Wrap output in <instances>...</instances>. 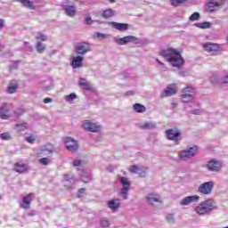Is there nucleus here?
<instances>
[{"instance_id":"a19ab883","label":"nucleus","mask_w":228,"mask_h":228,"mask_svg":"<svg viewBox=\"0 0 228 228\" xmlns=\"http://www.w3.org/2000/svg\"><path fill=\"white\" fill-rule=\"evenodd\" d=\"M200 19V13L199 12H194L192 13L190 18L189 20H191V22H193L195 20H199Z\"/></svg>"},{"instance_id":"dca6fc26","label":"nucleus","mask_w":228,"mask_h":228,"mask_svg":"<svg viewBox=\"0 0 228 228\" xmlns=\"http://www.w3.org/2000/svg\"><path fill=\"white\" fill-rule=\"evenodd\" d=\"M177 94V85L170 84L161 94V97H171V95H175Z\"/></svg>"},{"instance_id":"423d86ee","label":"nucleus","mask_w":228,"mask_h":228,"mask_svg":"<svg viewBox=\"0 0 228 228\" xmlns=\"http://www.w3.org/2000/svg\"><path fill=\"white\" fill-rule=\"evenodd\" d=\"M119 183L122 184L119 195H121L125 200H127V195L129 193V190H131V183L129 182V179L124 176L119 178Z\"/></svg>"},{"instance_id":"49530a36","label":"nucleus","mask_w":228,"mask_h":228,"mask_svg":"<svg viewBox=\"0 0 228 228\" xmlns=\"http://www.w3.org/2000/svg\"><path fill=\"white\" fill-rule=\"evenodd\" d=\"M20 115H24V109H17L14 111V116L15 117H20Z\"/></svg>"},{"instance_id":"680f3d73","label":"nucleus","mask_w":228,"mask_h":228,"mask_svg":"<svg viewBox=\"0 0 228 228\" xmlns=\"http://www.w3.org/2000/svg\"><path fill=\"white\" fill-rule=\"evenodd\" d=\"M24 45H29V43L24 42Z\"/></svg>"},{"instance_id":"cd10ccee","label":"nucleus","mask_w":228,"mask_h":228,"mask_svg":"<svg viewBox=\"0 0 228 228\" xmlns=\"http://www.w3.org/2000/svg\"><path fill=\"white\" fill-rule=\"evenodd\" d=\"M78 86L84 90H92V86L85 78H80L78 81Z\"/></svg>"},{"instance_id":"f257e3e1","label":"nucleus","mask_w":228,"mask_h":228,"mask_svg":"<svg viewBox=\"0 0 228 228\" xmlns=\"http://www.w3.org/2000/svg\"><path fill=\"white\" fill-rule=\"evenodd\" d=\"M160 54L164 60H166V61H168L171 67L181 69V67L184 65V59L181 55V52H179L177 49H166L163 50Z\"/></svg>"},{"instance_id":"5701e85b","label":"nucleus","mask_w":228,"mask_h":228,"mask_svg":"<svg viewBox=\"0 0 228 228\" xmlns=\"http://www.w3.org/2000/svg\"><path fill=\"white\" fill-rule=\"evenodd\" d=\"M110 26L111 28H113L114 29H117L118 31H127V29H129V24H126V23H118V22L112 21L110 22Z\"/></svg>"},{"instance_id":"9d476101","label":"nucleus","mask_w":228,"mask_h":228,"mask_svg":"<svg viewBox=\"0 0 228 228\" xmlns=\"http://www.w3.org/2000/svg\"><path fill=\"white\" fill-rule=\"evenodd\" d=\"M138 40H139L138 37L134 36H126L121 38H115L114 42H116L118 45H126V44H131V43L138 44Z\"/></svg>"},{"instance_id":"0e129e2a","label":"nucleus","mask_w":228,"mask_h":228,"mask_svg":"<svg viewBox=\"0 0 228 228\" xmlns=\"http://www.w3.org/2000/svg\"><path fill=\"white\" fill-rule=\"evenodd\" d=\"M180 74V76H184V75H183V73H179Z\"/></svg>"},{"instance_id":"72a5a7b5","label":"nucleus","mask_w":228,"mask_h":228,"mask_svg":"<svg viewBox=\"0 0 228 228\" xmlns=\"http://www.w3.org/2000/svg\"><path fill=\"white\" fill-rule=\"evenodd\" d=\"M134 111H136V113H145L147 109L145 108V106H143L140 103H135L134 105Z\"/></svg>"},{"instance_id":"7ed1b4c3","label":"nucleus","mask_w":228,"mask_h":228,"mask_svg":"<svg viewBox=\"0 0 228 228\" xmlns=\"http://www.w3.org/2000/svg\"><path fill=\"white\" fill-rule=\"evenodd\" d=\"M13 117V105L12 103H4L0 107V118L8 120Z\"/></svg>"},{"instance_id":"473e14b6","label":"nucleus","mask_w":228,"mask_h":228,"mask_svg":"<svg viewBox=\"0 0 228 228\" xmlns=\"http://www.w3.org/2000/svg\"><path fill=\"white\" fill-rule=\"evenodd\" d=\"M113 15H115V11L112 9H106L102 13V17H103V19H110Z\"/></svg>"},{"instance_id":"a211bd4d","label":"nucleus","mask_w":228,"mask_h":228,"mask_svg":"<svg viewBox=\"0 0 228 228\" xmlns=\"http://www.w3.org/2000/svg\"><path fill=\"white\" fill-rule=\"evenodd\" d=\"M54 152V146L53 144L48 143L44 146H42L37 154L38 156H49Z\"/></svg>"},{"instance_id":"052dcab7","label":"nucleus","mask_w":228,"mask_h":228,"mask_svg":"<svg viewBox=\"0 0 228 228\" xmlns=\"http://www.w3.org/2000/svg\"><path fill=\"white\" fill-rule=\"evenodd\" d=\"M34 215H35V212L28 213V216H34Z\"/></svg>"},{"instance_id":"3c124183","label":"nucleus","mask_w":228,"mask_h":228,"mask_svg":"<svg viewBox=\"0 0 228 228\" xmlns=\"http://www.w3.org/2000/svg\"><path fill=\"white\" fill-rule=\"evenodd\" d=\"M85 191H86V190L85 188H82L78 191V193H77V197L78 198H81L85 195Z\"/></svg>"},{"instance_id":"e2e57ef3","label":"nucleus","mask_w":228,"mask_h":228,"mask_svg":"<svg viewBox=\"0 0 228 228\" xmlns=\"http://www.w3.org/2000/svg\"><path fill=\"white\" fill-rule=\"evenodd\" d=\"M110 1V3H115V1H117V0H109Z\"/></svg>"},{"instance_id":"bf43d9fd","label":"nucleus","mask_w":228,"mask_h":228,"mask_svg":"<svg viewBox=\"0 0 228 228\" xmlns=\"http://www.w3.org/2000/svg\"><path fill=\"white\" fill-rule=\"evenodd\" d=\"M126 95H133V91L126 92Z\"/></svg>"},{"instance_id":"4468645a","label":"nucleus","mask_w":228,"mask_h":228,"mask_svg":"<svg viewBox=\"0 0 228 228\" xmlns=\"http://www.w3.org/2000/svg\"><path fill=\"white\" fill-rule=\"evenodd\" d=\"M207 168L210 172H220L222 170V161L212 159L207 163Z\"/></svg>"},{"instance_id":"c756f323","label":"nucleus","mask_w":228,"mask_h":228,"mask_svg":"<svg viewBox=\"0 0 228 228\" xmlns=\"http://www.w3.org/2000/svg\"><path fill=\"white\" fill-rule=\"evenodd\" d=\"M141 129H156V123L154 122H145L139 124Z\"/></svg>"},{"instance_id":"13d9d810","label":"nucleus","mask_w":228,"mask_h":228,"mask_svg":"<svg viewBox=\"0 0 228 228\" xmlns=\"http://www.w3.org/2000/svg\"><path fill=\"white\" fill-rule=\"evenodd\" d=\"M156 61L160 65V67H165V63L161 62L159 60L156 59Z\"/></svg>"},{"instance_id":"ddd939ff","label":"nucleus","mask_w":228,"mask_h":228,"mask_svg":"<svg viewBox=\"0 0 228 228\" xmlns=\"http://www.w3.org/2000/svg\"><path fill=\"white\" fill-rule=\"evenodd\" d=\"M35 199L34 193H29L22 198V200L20 202V207L22 209H29L31 208V202Z\"/></svg>"},{"instance_id":"864d4df0","label":"nucleus","mask_w":228,"mask_h":228,"mask_svg":"<svg viewBox=\"0 0 228 228\" xmlns=\"http://www.w3.org/2000/svg\"><path fill=\"white\" fill-rule=\"evenodd\" d=\"M222 83L228 85V75H225L222 77Z\"/></svg>"},{"instance_id":"9b49d317","label":"nucleus","mask_w":228,"mask_h":228,"mask_svg":"<svg viewBox=\"0 0 228 228\" xmlns=\"http://www.w3.org/2000/svg\"><path fill=\"white\" fill-rule=\"evenodd\" d=\"M90 51H91L90 45L86 42L78 43L75 46L76 54H79L80 56H85V54H86V53H90Z\"/></svg>"},{"instance_id":"4c0bfd02","label":"nucleus","mask_w":228,"mask_h":228,"mask_svg":"<svg viewBox=\"0 0 228 228\" xmlns=\"http://www.w3.org/2000/svg\"><path fill=\"white\" fill-rule=\"evenodd\" d=\"M166 220L168 224H175V215L172 213L167 214Z\"/></svg>"},{"instance_id":"20e7f679","label":"nucleus","mask_w":228,"mask_h":228,"mask_svg":"<svg viewBox=\"0 0 228 228\" xmlns=\"http://www.w3.org/2000/svg\"><path fill=\"white\" fill-rule=\"evenodd\" d=\"M198 152H199V148H197V146H192L191 148L179 151L178 157L183 161H186V159H190L191 158H194V156H197Z\"/></svg>"},{"instance_id":"412c9836","label":"nucleus","mask_w":228,"mask_h":228,"mask_svg":"<svg viewBox=\"0 0 228 228\" xmlns=\"http://www.w3.org/2000/svg\"><path fill=\"white\" fill-rule=\"evenodd\" d=\"M180 135H181V133L175 129H168L166 131V136L167 140H171L173 142H177Z\"/></svg>"},{"instance_id":"0eeeda50","label":"nucleus","mask_w":228,"mask_h":228,"mask_svg":"<svg viewBox=\"0 0 228 228\" xmlns=\"http://www.w3.org/2000/svg\"><path fill=\"white\" fill-rule=\"evenodd\" d=\"M225 4V0H208L206 4V10L210 13L218 12L222 6Z\"/></svg>"},{"instance_id":"37998d69","label":"nucleus","mask_w":228,"mask_h":228,"mask_svg":"<svg viewBox=\"0 0 228 228\" xmlns=\"http://www.w3.org/2000/svg\"><path fill=\"white\" fill-rule=\"evenodd\" d=\"M186 0H170L171 6H179V4H183Z\"/></svg>"},{"instance_id":"58836bf2","label":"nucleus","mask_w":228,"mask_h":228,"mask_svg":"<svg viewBox=\"0 0 228 228\" xmlns=\"http://www.w3.org/2000/svg\"><path fill=\"white\" fill-rule=\"evenodd\" d=\"M38 163H40V165H43V167H47V165H51V159L49 158L39 159Z\"/></svg>"},{"instance_id":"2eb2a0df","label":"nucleus","mask_w":228,"mask_h":228,"mask_svg":"<svg viewBox=\"0 0 228 228\" xmlns=\"http://www.w3.org/2000/svg\"><path fill=\"white\" fill-rule=\"evenodd\" d=\"M65 145L68 151L70 152H77V149H79V145L77 144V141L72 139L71 137H67L65 139Z\"/></svg>"},{"instance_id":"c03bdc74","label":"nucleus","mask_w":228,"mask_h":228,"mask_svg":"<svg viewBox=\"0 0 228 228\" xmlns=\"http://www.w3.org/2000/svg\"><path fill=\"white\" fill-rule=\"evenodd\" d=\"M0 138L2 140H12V135L10 134V133H4L0 134Z\"/></svg>"},{"instance_id":"2f4dec72","label":"nucleus","mask_w":228,"mask_h":228,"mask_svg":"<svg viewBox=\"0 0 228 228\" xmlns=\"http://www.w3.org/2000/svg\"><path fill=\"white\" fill-rule=\"evenodd\" d=\"M14 129L17 133H23V131L28 129V123L16 124Z\"/></svg>"},{"instance_id":"f8f14e48","label":"nucleus","mask_w":228,"mask_h":228,"mask_svg":"<svg viewBox=\"0 0 228 228\" xmlns=\"http://www.w3.org/2000/svg\"><path fill=\"white\" fill-rule=\"evenodd\" d=\"M128 170L131 174H137L140 177H145L147 175V167L144 166H130Z\"/></svg>"},{"instance_id":"b1692460","label":"nucleus","mask_w":228,"mask_h":228,"mask_svg":"<svg viewBox=\"0 0 228 228\" xmlns=\"http://www.w3.org/2000/svg\"><path fill=\"white\" fill-rule=\"evenodd\" d=\"M14 170L18 172V174H24L26 170H28V165L20 162H17L14 164Z\"/></svg>"},{"instance_id":"393cba45","label":"nucleus","mask_w":228,"mask_h":228,"mask_svg":"<svg viewBox=\"0 0 228 228\" xmlns=\"http://www.w3.org/2000/svg\"><path fill=\"white\" fill-rule=\"evenodd\" d=\"M108 208L111 209V211H117L120 208V200H112L108 202Z\"/></svg>"},{"instance_id":"6e6552de","label":"nucleus","mask_w":228,"mask_h":228,"mask_svg":"<svg viewBox=\"0 0 228 228\" xmlns=\"http://www.w3.org/2000/svg\"><path fill=\"white\" fill-rule=\"evenodd\" d=\"M213 188H215V183L213 181L205 182L199 186L198 191L201 195H211Z\"/></svg>"},{"instance_id":"79ce46f5","label":"nucleus","mask_w":228,"mask_h":228,"mask_svg":"<svg viewBox=\"0 0 228 228\" xmlns=\"http://www.w3.org/2000/svg\"><path fill=\"white\" fill-rule=\"evenodd\" d=\"M94 38H100V40H104L105 38H108V35L96 32L94 34Z\"/></svg>"},{"instance_id":"f3484780","label":"nucleus","mask_w":228,"mask_h":228,"mask_svg":"<svg viewBox=\"0 0 228 228\" xmlns=\"http://www.w3.org/2000/svg\"><path fill=\"white\" fill-rule=\"evenodd\" d=\"M202 48L206 53H218V51H220V45L211 42L203 43Z\"/></svg>"},{"instance_id":"ea45409f","label":"nucleus","mask_w":228,"mask_h":228,"mask_svg":"<svg viewBox=\"0 0 228 228\" xmlns=\"http://www.w3.org/2000/svg\"><path fill=\"white\" fill-rule=\"evenodd\" d=\"M64 99L67 102H72V101H74L75 99H77V95H76V94L72 93L69 95H66L64 97Z\"/></svg>"},{"instance_id":"a18cd8bd","label":"nucleus","mask_w":228,"mask_h":228,"mask_svg":"<svg viewBox=\"0 0 228 228\" xmlns=\"http://www.w3.org/2000/svg\"><path fill=\"white\" fill-rule=\"evenodd\" d=\"M36 140H37V137H35V135H29L26 137V142L28 143H35Z\"/></svg>"},{"instance_id":"09e8293b","label":"nucleus","mask_w":228,"mask_h":228,"mask_svg":"<svg viewBox=\"0 0 228 228\" xmlns=\"http://www.w3.org/2000/svg\"><path fill=\"white\" fill-rule=\"evenodd\" d=\"M192 115H202L203 111L200 109H194L191 110Z\"/></svg>"},{"instance_id":"5fc2aeb1","label":"nucleus","mask_w":228,"mask_h":228,"mask_svg":"<svg viewBox=\"0 0 228 228\" xmlns=\"http://www.w3.org/2000/svg\"><path fill=\"white\" fill-rule=\"evenodd\" d=\"M43 102H44L45 104H49V102H53V98H45V99L43 100Z\"/></svg>"},{"instance_id":"39448f33","label":"nucleus","mask_w":228,"mask_h":228,"mask_svg":"<svg viewBox=\"0 0 228 228\" xmlns=\"http://www.w3.org/2000/svg\"><path fill=\"white\" fill-rule=\"evenodd\" d=\"M195 89L192 86H187L182 89L181 97L183 102H191L195 96Z\"/></svg>"},{"instance_id":"f03ea898","label":"nucleus","mask_w":228,"mask_h":228,"mask_svg":"<svg viewBox=\"0 0 228 228\" xmlns=\"http://www.w3.org/2000/svg\"><path fill=\"white\" fill-rule=\"evenodd\" d=\"M215 209H217L216 202L213 199H208L200 202L195 208V213H197L199 216H204L205 215H209V213L215 211Z\"/></svg>"},{"instance_id":"bb28decb","label":"nucleus","mask_w":228,"mask_h":228,"mask_svg":"<svg viewBox=\"0 0 228 228\" xmlns=\"http://www.w3.org/2000/svg\"><path fill=\"white\" fill-rule=\"evenodd\" d=\"M17 88H19V84L17 81L12 80L7 87V92L8 94H15L17 92Z\"/></svg>"},{"instance_id":"1a4fd4ad","label":"nucleus","mask_w":228,"mask_h":228,"mask_svg":"<svg viewBox=\"0 0 228 228\" xmlns=\"http://www.w3.org/2000/svg\"><path fill=\"white\" fill-rule=\"evenodd\" d=\"M82 126L83 129L89 131V133H99V131H101V126L90 120H85L82 124Z\"/></svg>"},{"instance_id":"8fccbe9b","label":"nucleus","mask_w":228,"mask_h":228,"mask_svg":"<svg viewBox=\"0 0 228 228\" xmlns=\"http://www.w3.org/2000/svg\"><path fill=\"white\" fill-rule=\"evenodd\" d=\"M91 180L92 178H90V176H81L82 183H90Z\"/></svg>"},{"instance_id":"6ab92c4d","label":"nucleus","mask_w":228,"mask_h":228,"mask_svg":"<svg viewBox=\"0 0 228 228\" xmlns=\"http://www.w3.org/2000/svg\"><path fill=\"white\" fill-rule=\"evenodd\" d=\"M200 197L198 195L187 196L181 200L180 206H190L192 202H199Z\"/></svg>"},{"instance_id":"c85d7f7f","label":"nucleus","mask_w":228,"mask_h":228,"mask_svg":"<svg viewBox=\"0 0 228 228\" xmlns=\"http://www.w3.org/2000/svg\"><path fill=\"white\" fill-rule=\"evenodd\" d=\"M18 3H20L25 8H28V10H35V4L29 0H16Z\"/></svg>"},{"instance_id":"aec40b11","label":"nucleus","mask_w":228,"mask_h":228,"mask_svg":"<svg viewBox=\"0 0 228 228\" xmlns=\"http://www.w3.org/2000/svg\"><path fill=\"white\" fill-rule=\"evenodd\" d=\"M62 8L66 13V15H68V17H75L77 11H76V6L69 4V3H64L62 4Z\"/></svg>"},{"instance_id":"6e6d98bb","label":"nucleus","mask_w":228,"mask_h":228,"mask_svg":"<svg viewBox=\"0 0 228 228\" xmlns=\"http://www.w3.org/2000/svg\"><path fill=\"white\" fill-rule=\"evenodd\" d=\"M86 24H92L93 20H92V17L88 16L86 18Z\"/></svg>"},{"instance_id":"4d7b16f0","label":"nucleus","mask_w":228,"mask_h":228,"mask_svg":"<svg viewBox=\"0 0 228 228\" xmlns=\"http://www.w3.org/2000/svg\"><path fill=\"white\" fill-rule=\"evenodd\" d=\"M4 28V20L0 19V31Z\"/></svg>"},{"instance_id":"a878e982","label":"nucleus","mask_w":228,"mask_h":228,"mask_svg":"<svg viewBox=\"0 0 228 228\" xmlns=\"http://www.w3.org/2000/svg\"><path fill=\"white\" fill-rule=\"evenodd\" d=\"M73 184H76V178L70 177V175H67L64 178V186L67 188H72Z\"/></svg>"},{"instance_id":"de8ad7c7","label":"nucleus","mask_w":228,"mask_h":228,"mask_svg":"<svg viewBox=\"0 0 228 228\" xmlns=\"http://www.w3.org/2000/svg\"><path fill=\"white\" fill-rule=\"evenodd\" d=\"M101 227H103V228L110 227V221H108V220H102L101 221Z\"/></svg>"},{"instance_id":"c9c22d12","label":"nucleus","mask_w":228,"mask_h":228,"mask_svg":"<svg viewBox=\"0 0 228 228\" xmlns=\"http://www.w3.org/2000/svg\"><path fill=\"white\" fill-rule=\"evenodd\" d=\"M36 40H41L42 42H47V35L42 32H37L35 34Z\"/></svg>"},{"instance_id":"4be33fe9","label":"nucleus","mask_w":228,"mask_h":228,"mask_svg":"<svg viewBox=\"0 0 228 228\" xmlns=\"http://www.w3.org/2000/svg\"><path fill=\"white\" fill-rule=\"evenodd\" d=\"M83 56L77 55V56H73L71 58V67L72 69H81L83 67Z\"/></svg>"},{"instance_id":"e433bc0d","label":"nucleus","mask_w":228,"mask_h":228,"mask_svg":"<svg viewBox=\"0 0 228 228\" xmlns=\"http://www.w3.org/2000/svg\"><path fill=\"white\" fill-rule=\"evenodd\" d=\"M149 204H154V202H161L159 198L156 197L154 194H149L147 197Z\"/></svg>"},{"instance_id":"7c9ffc66","label":"nucleus","mask_w":228,"mask_h":228,"mask_svg":"<svg viewBox=\"0 0 228 228\" xmlns=\"http://www.w3.org/2000/svg\"><path fill=\"white\" fill-rule=\"evenodd\" d=\"M47 48V46L45 45V44L38 41L37 44H36V51L37 53H38L39 54H42L45 49Z\"/></svg>"},{"instance_id":"f704fd0d","label":"nucleus","mask_w":228,"mask_h":228,"mask_svg":"<svg viewBox=\"0 0 228 228\" xmlns=\"http://www.w3.org/2000/svg\"><path fill=\"white\" fill-rule=\"evenodd\" d=\"M196 28H200V29H209L211 28V22L205 21L202 23H195Z\"/></svg>"},{"instance_id":"603ef678","label":"nucleus","mask_w":228,"mask_h":228,"mask_svg":"<svg viewBox=\"0 0 228 228\" xmlns=\"http://www.w3.org/2000/svg\"><path fill=\"white\" fill-rule=\"evenodd\" d=\"M72 166L73 167H79V166H81V160H79V159L73 160Z\"/></svg>"}]
</instances>
